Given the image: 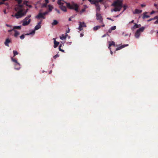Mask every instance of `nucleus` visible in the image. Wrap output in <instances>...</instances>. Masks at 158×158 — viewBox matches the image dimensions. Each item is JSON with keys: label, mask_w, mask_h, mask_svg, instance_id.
Returning <instances> with one entry per match:
<instances>
[{"label": "nucleus", "mask_w": 158, "mask_h": 158, "mask_svg": "<svg viewBox=\"0 0 158 158\" xmlns=\"http://www.w3.org/2000/svg\"><path fill=\"white\" fill-rule=\"evenodd\" d=\"M57 3L61 10L64 12L67 11L66 6L70 9L74 10L76 12L79 11V6L77 4L73 3L71 4L64 0H58Z\"/></svg>", "instance_id": "f257e3e1"}, {"label": "nucleus", "mask_w": 158, "mask_h": 158, "mask_svg": "<svg viewBox=\"0 0 158 158\" xmlns=\"http://www.w3.org/2000/svg\"><path fill=\"white\" fill-rule=\"evenodd\" d=\"M112 6L114 7V9L111 10L112 12L120 11L123 7V1L117 0L113 2Z\"/></svg>", "instance_id": "f03ea898"}, {"label": "nucleus", "mask_w": 158, "mask_h": 158, "mask_svg": "<svg viewBox=\"0 0 158 158\" xmlns=\"http://www.w3.org/2000/svg\"><path fill=\"white\" fill-rule=\"evenodd\" d=\"M23 10H20V11H19L15 14V16L17 19H19L25 15L27 13V11L23 12Z\"/></svg>", "instance_id": "7ed1b4c3"}, {"label": "nucleus", "mask_w": 158, "mask_h": 158, "mask_svg": "<svg viewBox=\"0 0 158 158\" xmlns=\"http://www.w3.org/2000/svg\"><path fill=\"white\" fill-rule=\"evenodd\" d=\"M145 29L144 27H142L137 30L135 34V37L136 38H138L139 37L140 33L143 31Z\"/></svg>", "instance_id": "20e7f679"}, {"label": "nucleus", "mask_w": 158, "mask_h": 158, "mask_svg": "<svg viewBox=\"0 0 158 158\" xmlns=\"http://www.w3.org/2000/svg\"><path fill=\"white\" fill-rule=\"evenodd\" d=\"M11 60L13 62L15 63V69L17 70H19L20 68V64L19 63L17 62V60L15 59H14L13 58L11 57Z\"/></svg>", "instance_id": "39448f33"}, {"label": "nucleus", "mask_w": 158, "mask_h": 158, "mask_svg": "<svg viewBox=\"0 0 158 158\" xmlns=\"http://www.w3.org/2000/svg\"><path fill=\"white\" fill-rule=\"evenodd\" d=\"M96 16L97 19V20H99V22L103 24V25L102 26V27H105V25L103 24V19L101 15L100 14L97 12Z\"/></svg>", "instance_id": "423d86ee"}, {"label": "nucleus", "mask_w": 158, "mask_h": 158, "mask_svg": "<svg viewBox=\"0 0 158 158\" xmlns=\"http://www.w3.org/2000/svg\"><path fill=\"white\" fill-rule=\"evenodd\" d=\"M79 26L78 27V29L81 31L83 29V27H86V24L84 22H79Z\"/></svg>", "instance_id": "0eeeda50"}, {"label": "nucleus", "mask_w": 158, "mask_h": 158, "mask_svg": "<svg viewBox=\"0 0 158 158\" xmlns=\"http://www.w3.org/2000/svg\"><path fill=\"white\" fill-rule=\"evenodd\" d=\"M35 18L37 19H40V18H42L43 19H45V17L43 15L42 13H40L38 15L36 16Z\"/></svg>", "instance_id": "6e6552de"}, {"label": "nucleus", "mask_w": 158, "mask_h": 158, "mask_svg": "<svg viewBox=\"0 0 158 158\" xmlns=\"http://www.w3.org/2000/svg\"><path fill=\"white\" fill-rule=\"evenodd\" d=\"M31 22V19H28V21H27L26 20H23V26H25L28 25Z\"/></svg>", "instance_id": "1a4fd4ad"}, {"label": "nucleus", "mask_w": 158, "mask_h": 158, "mask_svg": "<svg viewBox=\"0 0 158 158\" xmlns=\"http://www.w3.org/2000/svg\"><path fill=\"white\" fill-rule=\"evenodd\" d=\"M94 4L96 6V11H99L100 9V6L98 4V2H97L95 3Z\"/></svg>", "instance_id": "9d476101"}, {"label": "nucleus", "mask_w": 158, "mask_h": 158, "mask_svg": "<svg viewBox=\"0 0 158 158\" xmlns=\"http://www.w3.org/2000/svg\"><path fill=\"white\" fill-rule=\"evenodd\" d=\"M42 20H41L40 22H39L38 24L35 27V30H37L41 28V23Z\"/></svg>", "instance_id": "9b49d317"}, {"label": "nucleus", "mask_w": 158, "mask_h": 158, "mask_svg": "<svg viewBox=\"0 0 158 158\" xmlns=\"http://www.w3.org/2000/svg\"><path fill=\"white\" fill-rule=\"evenodd\" d=\"M142 11L141 10H139L138 9H135V11L133 12V14H139L141 13Z\"/></svg>", "instance_id": "f8f14e48"}, {"label": "nucleus", "mask_w": 158, "mask_h": 158, "mask_svg": "<svg viewBox=\"0 0 158 158\" xmlns=\"http://www.w3.org/2000/svg\"><path fill=\"white\" fill-rule=\"evenodd\" d=\"M53 40H54V48H56L57 47L58 45V44H59V42L56 41V40H55V38H53Z\"/></svg>", "instance_id": "ddd939ff"}, {"label": "nucleus", "mask_w": 158, "mask_h": 158, "mask_svg": "<svg viewBox=\"0 0 158 158\" xmlns=\"http://www.w3.org/2000/svg\"><path fill=\"white\" fill-rule=\"evenodd\" d=\"M128 45V44L126 45H123L121 46H120L118 48H117L116 49V50L117 51L120 49H121L122 48L125 47L127 46Z\"/></svg>", "instance_id": "4468645a"}, {"label": "nucleus", "mask_w": 158, "mask_h": 158, "mask_svg": "<svg viewBox=\"0 0 158 158\" xmlns=\"http://www.w3.org/2000/svg\"><path fill=\"white\" fill-rule=\"evenodd\" d=\"M11 42L10 40L9 39H6V41L5 42V44L6 46H7L8 47L9 46L8 44L10 43Z\"/></svg>", "instance_id": "2eb2a0df"}, {"label": "nucleus", "mask_w": 158, "mask_h": 158, "mask_svg": "<svg viewBox=\"0 0 158 158\" xmlns=\"http://www.w3.org/2000/svg\"><path fill=\"white\" fill-rule=\"evenodd\" d=\"M147 14V12H144L143 14V19H144L145 18H149L150 16L149 15H147L146 14Z\"/></svg>", "instance_id": "dca6fc26"}, {"label": "nucleus", "mask_w": 158, "mask_h": 158, "mask_svg": "<svg viewBox=\"0 0 158 158\" xmlns=\"http://www.w3.org/2000/svg\"><path fill=\"white\" fill-rule=\"evenodd\" d=\"M110 43L109 44V46L108 47V48L110 49V47L111 46H114V47H115V43L113 41H112L111 42H110Z\"/></svg>", "instance_id": "f3484780"}, {"label": "nucleus", "mask_w": 158, "mask_h": 158, "mask_svg": "<svg viewBox=\"0 0 158 158\" xmlns=\"http://www.w3.org/2000/svg\"><path fill=\"white\" fill-rule=\"evenodd\" d=\"M134 24L135 25L131 27V29L132 30H133L139 27V26H138V24H136V23H134Z\"/></svg>", "instance_id": "a211bd4d"}, {"label": "nucleus", "mask_w": 158, "mask_h": 158, "mask_svg": "<svg viewBox=\"0 0 158 158\" xmlns=\"http://www.w3.org/2000/svg\"><path fill=\"white\" fill-rule=\"evenodd\" d=\"M68 35L66 34L65 35H64V34H62L61 36H60V38L61 40L65 39L66 38V37Z\"/></svg>", "instance_id": "6ab92c4d"}, {"label": "nucleus", "mask_w": 158, "mask_h": 158, "mask_svg": "<svg viewBox=\"0 0 158 158\" xmlns=\"http://www.w3.org/2000/svg\"><path fill=\"white\" fill-rule=\"evenodd\" d=\"M101 27V26H97L94 27L93 28V30L94 31H96L99 29Z\"/></svg>", "instance_id": "aec40b11"}, {"label": "nucleus", "mask_w": 158, "mask_h": 158, "mask_svg": "<svg viewBox=\"0 0 158 158\" xmlns=\"http://www.w3.org/2000/svg\"><path fill=\"white\" fill-rule=\"evenodd\" d=\"M58 23V22L56 20H54L52 24V25L54 26L57 25Z\"/></svg>", "instance_id": "412c9836"}, {"label": "nucleus", "mask_w": 158, "mask_h": 158, "mask_svg": "<svg viewBox=\"0 0 158 158\" xmlns=\"http://www.w3.org/2000/svg\"><path fill=\"white\" fill-rule=\"evenodd\" d=\"M14 31L15 32L14 36L15 37H17L19 34V33L16 30H14Z\"/></svg>", "instance_id": "4be33fe9"}, {"label": "nucleus", "mask_w": 158, "mask_h": 158, "mask_svg": "<svg viewBox=\"0 0 158 158\" xmlns=\"http://www.w3.org/2000/svg\"><path fill=\"white\" fill-rule=\"evenodd\" d=\"M48 10H49V11H51L52 9L53 8V7L52 6L49 5H48Z\"/></svg>", "instance_id": "5701e85b"}, {"label": "nucleus", "mask_w": 158, "mask_h": 158, "mask_svg": "<svg viewBox=\"0 0 158 158\" xmlns=\"http://www.w3.org/2000/svg\"><path fill=\"white\" fill-rule=\"evenodd\" d=\"M92 4H94L98 1L97 0H88Z\"/></svg>", "instance_id": "b1692460"}, {"label": "nucleus", "mask_w": 158, "mask_h": 158, "mask_svg": "<svg viewBox=\"0 0 158 158\" xmlns=\"http://www.w3.org/2000/svg\"><path fill=\"white\" fill-rule=\"evenodd\" d=\"M15 11H20V10H23V9H21V8H20L18 6L16 7L15 8Z\"/></svg>", "instance_id": "393cba45"}, {"label": "nucleus", "mask_w": 158, "mask_h": 158, "mask_svg": "<svg viewBox=\"0 0 158 158\" xmlns=\"http://www.w3.org/2000/svg\"><path fill=\"white\" fill-rule=\"evenodd\" d=\"M35 30L34 29V30H33L32 31H31V32L30 33H29V34L27 33V34H26L25 35H30V34H35Z\"/></svg>", "instance_id": "a878e982"}, {"label": "nucleus", "mask_w": 158, "mask_h": 158, "mask_svg": "<svg viewBox=\"0 0 158 158\" xmlns=\"http://www.w3.org/2000/svg\"><path fill=\"white\" fill-rule=\"evenodd\" d=\"M21 26H15L14 27V29H21Z\"/></svg>", "instance_id": "bb28decb"}, {"label": "nucleus", "mask_w": 158, "mask_h": 158, "mask_svg": "<svg viewBox=\"0 0 158 158\" xmlns=\"http://www.w3.org/2000/svg\"><path fill=\"white\" fill-rule=\"evenodd\" d=\"M13 54H14V57L15 56L18 54V52L17 51H15V50H14L13 51Z\"/></svg>", "instance_id": "cd10ccee"}, {"label": "nucleus", "mask_w": 158, "mask_h": 158, "mask_svg": "<svg viewBox=\"0 0 158 158\" xmlns=\"http://www.w3.org/2000/svg\"><path fill=\"white\" fill-rule=\"evenodd\" d=\"M123 8L124 10L123 11H122V13L124 11V10L126 9L127 7V6L126 5H124L123 6Z\"/></svg>", "instance_id": "c85d7f7f"}, {"label": "nucleus", "mask_w": 158, "mask_h": 158, "mask_svg": "<svg viewBox=\"0 0 158 158\" xmlns=\"http://www.w3.org/2000/svg\"><path fill=\"white\" fill-rule=\"evenodd\" d=\"M48 4V3H45L43 4L42 6V7H46L47 6V4Z\"/></svg>", "instance_id": "c756f323"}, {"label": "nucleus", "mask_w": 158, "mask_h": 158, "mask_svg": "<svg viewBox=\"0 0 158 158\" xmlns=\"http://www.w3.org/2000/svg\"><path fill=\"white\" fill-rule=\"evenodd\" d=\"M18 6L20 8H21V9H23L22 8L23 7V5L20 4H18Z\"/></svg>", "instance_id": "7c9ffc66"}, {"label": "nucleus", "mask_w": 158, "mask_h": 158, "mask_svg": "<svg viewBox=\"0 0 158 158\" xmlns=\"http://www.w3.org/2000/svg\"><path fill=\"white\" fill-rule=\"evenodd\" d=\"M116 28V27L115 26H113V27H112L110 29L112 30H115Z\"/></svg>", "instance_id": "2f4dec72"}, {"label": "nucleus", "mask_w": 158, "mask_h": 158, "mask_svg": "<svg viewBox=\"0 0 158 158\" xmlns=\"http://www.w3.org/2000/svg\"><path fill=\"white\" fill-rule=\"evenodd\" d=\"M24 35H22L21 36H20V38L21 40H23L24 38Z\"/></svg>", "instance_id": "473e14b6"}, {"label": "nucleus", "mask_w": 158, "mask_h": 158, "mask_svg": "<svg viewBox=\"0 0 158 158\" xmlns=\"http://www.w3.org/2000/svg\"><path fill=\"white\" fill-rule=\"evenodd\" d=\"M48 11H45V12L42 13V14H43V15H44V16L45 15H46L47 14H48Z\"/></svg>", "instance_id": "72a5a7b5"}, {"label": "nucleus", "mask_w": 158, "mask_h": 158, "mask_svg": "<svg viewBox=\"0 0 158 158\" xmlns=\"http://www.w3.org/2000/svg\"><path fill=\"white\" fill-rule=\"evenodd\" d=\"M18 4H21L22 2V0H17Z\"/></svg>", "instance_id": "f704fd0d"}, {"label": "nucleus", "mask_w": 158, "mask_h": 158, "mask_svg": "<svg viewBox=\"0 0 158 158\" xmlns=\"http://www.w3.org/2000/svg\"><path fill=\"white\" fill-rule=\"evenodd\" d=\"M59 56V55L58 54H56L53 56V58L54 59H56V57H58Z\"/></svg>", "instance_id": "c9c22d12"}, {"label": "nucleus", "mask_w": 158, "mask_h": 158, "mask_svg": "<svg viewBox=\"0 0 158 158\" xmlns=\"http://www.w3.org/2000/svg\"><path fill=\"white\" fill-rule=\"evenodd\" d=\"M28 2L27 1H24L23 2V4H25L26 6H27V3Z\"/></svg>", "instance_id": "e433bc0d"}, {"label": "nucleus", "mask_w": 158, "mask_h": 158, "mask_svg": "<svg viewBox=\"0 0 158 158\" xmlns=\"http://www.w3.org/2000/svg\"><path fill=\"white\" fill-rule=\"evenodd\" d=\"M85 8L82 9L81 10V13H83V12H84L85 11Z\"/></svg>", "instance_id": "4c0bfd02"}, {"label": "nucleus", "mask_w": 158, "mask_h": 158, "mask_svg": "<svg viewBox=\"0 0 158 158\" xmlns=\"http://www.w3.org/2000/svg\"><path fill=\"white\" fill-rule=\"evenodd\" d=\"M29 19L27 17H26L25 18V19H24L23 20H26L27 21V20H28V19Z\"/></svg>", "instance_id": "58836bf2"}, {"label": "nucleus", "mask_w": 158, "mask_h": 158, "mask_svg": "<svg viewBox=\"0 0 158 158\" xmlns=\"http://www.w3.org/2000/svg\"><path fill=\"white\" fill-rule=\"evenodd\" d=\"M152 20H154L153 18H151L148 20V22H150Z\"/></svg>", "instance_id": "ea45409f"}, {"label": "nucleus", "mask_w": 158, "mask_h": 158, "mask_svg": "<svg viewBox=\"0 0 158 158\" xmlns=\"http://www.w3.org/2000/svg\"><path fill=\"white\" fill-rule=\"evenodd\" d=\"M154 20L157 19V20L158 19V16H156L154 17V18H153Z\"/></svg>", "instance_id": "a19ab883"}, {"label": "nucleus", "mask_w": 158, "mask_h": 158, "mask_svg": "<svg viewBox=\"0 0 158 158\" xmlns=\"http://www.w3.org/2000/svg\"><path fill=\"white\" fill-rule=\"evenodd\" d=\"M112 31V30L110 28L108 32L109 33H110Z\"/></svg>", "instance_id": "79ce46f5"}, {"label": "nucleus", "mask_w": 158, "mask_h": 158, "mask_svg": "<svg viewBox=\"0 0 158 158\" xmlns=\"http://www.w3.org/2000/svg\"><path fill=\"white\" fill-rule=\"evenodd\" d=\"M107 19H109V20H111L112 21H114L112 19L110 18H109V17L107 18Z\"/></svg>", "instance_id": "37998d69"}, {"label": "nucleus", "mask_w": 158, "mask_h": 158, "mask_svg": "<svg viewBox=\"0 0 158 158\" xmlns=\"http://www.w3.org/2000/svg\"><path fill=\"white\" fill-rule=\"evenodd\" d=\"M27 6H28L30 8L32 7V6L31 5H28V4H27Z\"/></svg>", "instance_id": "c03bdc74"}, {"label": "nucleus", "mask_w": 158, "mask_h": 158, "mask_svg": "<svg viewBox=\"0 0 158 158\" xmlns=\"http://www.w3.org/2000/svg\"><path fill=\"white\" fill-rule=\"evenodd\" d=\"M141 6L142 7H143L145 6L146 5H145L143 4H141Z\"/></svg>", "instance_id": "a18cd8bd"}, {"label": "nucleus", "mask_w": 158, "mask_h": 158, "mask_svg": "<svg viewBox=\"0 0 158 158\" xmlns=\"http://www.w3.org/2000/svg\"><path fill=\"white\" fill-rule=\"evenodd\" d=\"M155 13V11L153 10L151 12V13H150V14L151 15H152L153 14H154V13Z\"/></svg>", "instance_id": "49530a36"}, {"label": "nucleus", "mask_w": 158, "mask_h": 158, "mask_svg": "<svg viewBox=\"0 0 158 158\" xmlns=\"http://www.w3.org/2000/svg\"><path fill=\"white\" fill-rule=\"evenodd\" d=\"M134 22V20H133L131 22H129V23H133Z\"/></svg>", "instance_id": "de8ad7c7"}, {"label": "nucleus", "mask_w": 158, "mask_h": 158, "mask_svg": "<svg viewBox=\"0 0 158 158\" xmlns=\"http://www.w3.org/2000/svg\"><path fill=\"white\" fill-rule=\"evenodd\" d=\"M61 44H60L59 46V50H60H60L61 49Z\"/></svg>", "instance_id": "09e8293b"}, {"label": "nucleus", "mask_w": 158, "mask_h": 158, "mask_svg": "<svg viewBox=\"0 0 158 158\" xmlns=\"http://www.w3.org/2000/svg\"><path fill=\"white\" fill-rule=\"evenodd\" d=\"M154 23L155 24H156V23H158V19L155 22H154Z\"/></svg>", "instance_id": "8fccbe9b"}, {"label": "nucleus", "mask_w": 158, "mask_h": 158, "mask_svg": "<svg viewBox=\"0 0 158 158\" xmlns=\"http://www.w3.org/2000/svg\"><path fill=\"white\" fill-rule=\"evenodd\" d=\"M83 35H84L82 33H81L80 34V36L81 37H82L83 36Z\"/></svg>", "instance_id": "3c124183"}, {"label": "nucleus", "mask_w": 158, "mask_h": 158, "mask_svg": "<svg viewBox=\"0 0 158 158\" xmlns=\"http://www.w3.org/2000/svg\"><path fill=\"white\" fill-rule=\"evenodd\" d=\"M56 11L59 14H60V11L59 10L56 9Z\"/></svg>", "instance_id": "603ef678"}, {"label": "nucleus", "mask_w": 158, "mask_h": 158, "mask_svg": "<svg viewBox=\"0 0 158 158\" xmlns=\"http://www.w3.org/2000/svg\"><path fill=\"white\" fill-rule=\"evenodd\" d=\"M45 3H49L48 0H45Z\"/></svg>", "instance_id": "864d4df0"}, {"label": "nucleus", "mask_w": 158, "mask_h": 158, "mask_svg": "<svg viewBox=\"0 0 158 158\" xmlns=\"http://www.w3.org/2000/svg\"><path fill=\"white\" fill-rule=\"evenodd\" d=\"M70 31V29H68V30L66 31V33H69Z\"/></svg>", "instance_id": "5fc2aeb1"}, {"label": "nucleus", "mask_w": 158, "mask_h": 158, "mask_svg": "<svg viewBox=\"0 0 158 158\" xmlns=\"http://www.w3.org/2000/svg\"><path fill=\"white\" fill-rule=\"evenodd\" d=\"M13 30H14V28L13 29H12V30H9L8 31L9 32H11Z\"/></svg>", "instance_id": "6e6d98bb"}, {"label": "nucleus", "mask_w": 158, "mask_h": 158, "mask_svg": "<svg viewBox=\"0 0 158 158\" xmlns=\"http://www.w3.org/2000/svg\"><path fill=\"white\" fill-rule=\"evenodd\" d=\"M3 12H4V13L5 14H6V10H3Z\"/></svg>", "instance_id": "4d7b16f0"}, {"label": "nucleus", "mask_w": 158, "mask_h": 158, "mask_svg": "<svg viewBox=\"0 0 158 158\" xmlns=\"http://www.w3.org/2000/svg\"><path fill=\"white\" fill-rule=\"evenodd\" d=\"M4 3L2 2H0V5L3 4Z\"/></svg>", "instance_id": "13d9d810"}, {"label": "nucleus", "mask_w": 158, "mask_h": 158, "mask_svg": "<svg viewBox=\"0 0 158 158\" xmlns=\"http://www.w3.org/2000/svg\"><path fill=\"white\" fill-rule=\"evenodd\" d=\"M103 0H99L98 1H98V2H102Z\"/></svg>", "instance_id": "bf43d9fd"}, {"label": "nucleus", "mask_w": 158, "mask_h": 158, "mask_svg": "<svg viewBox=\"0 0 158 158\" xmlns=\"http://www.w3.org/2000/svg\"><path fill=\"white\" fill-rule=\"evenodd\" d=\"M31 15H28V16H27V17L28 18V19H29L31 17Z\"/></svg>", "instance_id": "052dcab7"}, {"label": "nucleus", "mask_w": 158, "mask_h": 158, "mask_svg": "<svg viewBox=\"0 0 158 158\" xmlns=\"http://www.w3.org/2000/svg\"><path fill=\"white\" fill-rule=\"evenodd\" d=\"M6 26L7 27H10V25L7 24H6Z\"/></svg>", "instance_id": "680f3d73"}, {"label": "nucleus", "mask_w": 158, "mask_h": 158, "mask_svg": "<svg viewBox=\"0 0 158 158\" xmlns=\"http://www.w3.org/2000/svg\"><path fill=\"white\" fill-rule=\"evenodd\" d=\"M110 52L111 54V55H112L113 53V52L111 50V49H110Z\"/></svg>", "instance_id": "e2e57ef3"}, {"label": "nucleus", "mask_w": 158, "mask_h": 158, "mask_svg": "<svg viewBox=\"0 0 158 158\" xmlns=\"http://www.w3.org/2000/svg\"><path fill=\"white\" fill-rule=\"evenodd\" d=\"M154 6L156 7H157V5L156 4H154Z\"/></svg>", "instance_id": "0e129e2a"}, {"label": "nucleus", "mask_w": 158, "mask_h": 158, "mask_svg": "<svg viewBox=\"0 0 158 158\" xmlns=\"http://www.w3.org/2000/svg\"><path fill=\"white\" fill-rule=\"evenodd\" d=\"M106 36V34H105L104 35H103L102 36V37H104L105 36Z\"/></svg>", "instance_id": "69168bd1"}, {"label": "nucleus", "mask_w": 158, "mask_h": 158, "mask_svg": "<svg viewBox=\"0 0 158 158\" xmlns=\"http://www.w3.org/2000/svg\"><path fill=\"white\" fill-rule=\"evenodd\" d=\"M60 51L62 52H64V51L63 50H62V49H61L60 50Z\"/></svg>", "instance_id": "338daca9"}, {"label": "nucleus", "mask_w": 158, "mask_h": 158, "mask_svg": "<svg viewBox=\"0 0 158 158\" xmlns=\"http://www.w3.org/2000/svg\"><path fill=\"white\" fill-rule=\"evenodd\" d=\"M69 21H71V18H69Z\"/></svg>", "instance_id": "774afa93"}]
</instances>
